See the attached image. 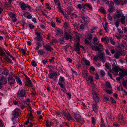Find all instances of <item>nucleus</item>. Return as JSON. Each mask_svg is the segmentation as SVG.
Returning <instances> with one entry per match:
<instances>
[{"label":"nucleus","mask_w":127,"mask_h":127,"mask_svg":"<svg viewBox=\"0 0 127 127\" xmlns=\"http://www.w3.org/2000/svg\"><path fill=\"white\" fill-rule=\"evenodd\" d=\"M97 55L98 57L100 59V61L103 63L105 62L106 59L103 52L101 51H100L98 53Z\"/></svg>","instance_id":"nucleus-1"},{"label":"nucleus","mask_w":127,"mask_h":127,"mask_svg":"<svg viewBox=\"0 0 127 127\" xmlns=\"http://www.w3.org/2000/svg\"><path fill=\"white\" fill-rule=\"evenodd\" d=\"M92 93L94 99L96 103L98 102L99 99L96 92H93Z\"/></svg>","instance_id":"nucleus-2"},{"label":"nucleus","mask_w":127,"mask_h":127,"mask_svg":"<svg viewBox=\"0 0 127 127\" xmlns=\"http://www.w3.org/2000/svg\"><path fill=\"white\" fill-rule=\"evenodd\" d=\"M26 80L25 81V84L27 86H29V87H32L31 84V81L30 79L26 75H25Z\"/></svg>","instance_id":"nucleus-3"},{"label":"nucleus","mask_w":127,"mask_h":127,"mask_svg":"<svg viewBox=\"0 0 127 127\" xmlns=\"http://www.w3.org/2000/svg\"><path fill=\"white\" fill-rule=\"evenodd\" d=\"M20 6L22 9L27 10H30V7L27 4L26 5L24 3H22L20 4Z\"/></svg>","instance_id":"nucleus-4"},{"label":"nucleus","mask_w":127,"mask_h":127,"mask_svg":"<svg viewBox=\"0 0 127 127\" xmlns=\"http://www.w3.org/2000/svg\"><path fill=\"white\" fill-rule=\"evenodd\" d=\"M63 114L65 117H66L68 120H72L73 119L70 115L68 112L66 113L65 111H64L63 112Z\"/></svg>","instance_id":"nucleus-5"},{"label":"nucleus","mask_w":127,"mask_h":127,"mask_svg":"<svg viewBox=\"0 0 127 127\" xmlns=\"http://www.w3.org/2000/svg\"><path fill=\"white\" fill-rule=\"evenodd\" d=\"M76 37L74 38V39L75 42L77 43H79L80 41V38L81 35L79 33H76L75 34Z\"/></svg>","instance_id":"nucleus-6"},{"label":"nucleus","mask_w":127,"mask_h":127,"mask_svg":"<svg viewBox=\"0 0 127 127\" xmlns=\"http://www.w3.org/2000/svg\"><path fill=\"white\" fill-rule=\"evenodd\" d=\"M64 36L66 40H68L69 39H71L72 38V36L70 35L67 32H66L64 34Z\"/></svg>","instance_id":"nucleus-7"},{"label":"nucleus","mask_w":127,"mask_h":127,"mask_svg":"<svg viewBox=\"0 0 127 127\" xmlns=\"http://www.w3.org/2000/svg\"><path fill=\"white\" fill-rule=\"evenodd\" d=\"M74 118L76 121L77 122H80L81 120V117L80 115L78 114H76L74 113Z\"/></svg>","instance_id":"nucleus-8"},{"label":"nucleus","mask_w":127,"mask_h":127,"mask_svg":"<svg viewBox=\"0 0 127 127\" xmlns=\"http://www.w3.org/2000/svg\"><path fill=\"white\" fill-rule=\"evenodd\" d=\"M65 81V79L64 77L62 76L60 77L58 83L59 85L63 87V85H64L63 83H64Z\"/></svg>","instance_id":"nucleus-9"},{"label":"nucleus","mask_w":127,"mask_h":127,"mask_svg":"<svg viewBox=\"0 0 127 127\" xmlns=\"http://www.w3.org/2000/svg\"><path fill=\"white\" fill-rule=\"evenodd\" d=\"M20 104L19 105L20 106L21 108L22 109H23L24 108L26 107L27 103H26V102L24 101H20L19 102Z\"/></svg>","instance_id":"nucleus-10"},{"label":"nucleus","mask_w":127,"mask_h":127,"mask_svg":"<svg viewBox=\"0 0 127 127\" xmlns=\"http://www.w3.org/2000/svg\"><path fill=\"white\" fill-rule=\"evenodd\" d=\"M15 82V80L14 78L11 76H10L8 78V83L10 85L13 84Z\"/></svg>","instance_id":"nucleus-11"},{"label":"nucleus","mask_w":127,"mask_h":127,"mask_svg":"<svg viewBox=\"0 0 127 127\" xmlns=\"http://www.w3.org/2000/svg\"><path fill=\"white\" fill-rule=\"evenodd\" d=\"M19 111V110L18 109H15L14 111L13 116L15 118H17L18 117Z\"/></svg>","instance_id":"nucleus-12"},{"label":"nucleus","mask_w":127,"mask_h":127,"mask_svg":"<svg viewBox=\"0 0 127 127\" xmlns=\"http://www.w3.org/2000/svg\"><path fill=\"white\" fill-rule=\"evenodd\" d=\"M81 48L83 49H84L83 46L81 45L79 43H77L76 44V49L75 50L76 51H78L80 50V48Z\"/></svg>","instance_id":"nucleus-13"},{"label":"nucleus","mask_w":127,"mask_h":127,"mask_svg":"<svg viewBox=\"0 0 127 127\" xmlns=\"http://www.w3.org/2000/svg\"><path fill=\"white\" fill-rule=\"evenodd\" d=\"M85 23H88L90 21V18L88 17H85L83 15H82L81 17Z\"/></svg>","instance_id":"nucleus-14"},{"label":"nucleus","mask_w":127,"mask_h":127,"mask_svg":"<svg viewBox=\"0 0 127 127\" xmlns=\"http://www.w3.org/2000/svg\"><path fill=\"white\" fill-rule=\"evenodd\" d=\"M44 48H45L47 50L51 51L52 50H53V48L49 45H46L43 46Z\"/></svg>","instance_id":"nucleus-15"},{"label":"nucleus","mask_w":127,"mask_h":127,"mask_svg":"<svg viewBox=\"0 0 127 127\" xmlns=\"http://www.w3.org/2000/svg\"><path fill=\"white\" fill-rule=\"evenodd\" d=\"M18 93L19 96L23 97L25 96V92L24 90H22L18 92Z\"/></svg>","instance_id":"nucleus-16"},{"label":"nucleus","mask_w":127,"mask_h":127,"mask_svg":"<svg viewBox=\"0 0 127 127\" xmlns=\"http://www.w3.org/2000/svg\"><path fill=\"white\" fill-rule=\"evenodd\" d=\"M125 17L124 15H122L120 19V21L122 24H125L126 23L125 20Z\"/></svg>","instance_id":"nucleus-17"},{"label":"nucleus","mask_w":127,"mask_h":127,"mask_svg":"<svg viewBox=\"0 0 127 127\" xmlns=\"http://www.w3.org/2000/svg\"><path fill=\"white\" fill-rule=\"evenodd\" d=\"M92 48L93 50L98 52L101 51L100 50V48L97 46H92Z\"/></svg>","instance_id":"nucleus-18"},{"label":"nucleus","mask_w":127,"mask_h":127,"mask_svg":"<svg viewBox=\"0 0 127 127\" xmlns=\"http://www.w3.org/2000/svg\"><path fill=\"white\" fill-rule=\"evenodd\" d=\"M37 44L38 45L36 48V49L38 50L39 47L41 46V45L44 43V42L43 41H42L41 42H37Z\"/></svg>","instance_id":"nucleus-19"},{"label":"nucleus","mask_w":127,"mask_h":127,"mask_svg":"<svg viewBox=\"0 0 127 127\" xmlns=\"http://www.w3.org/2000/svg\"><path fill=\"white\" fill-rule=\"evenodd\" d=\"M99 42V41L97 38L95 37H94L93 39V43L95 45H98Z\"/></svg>","instance_id":"nucleus-20"},{"label":"nucleus","mask_w":127,"mask_h":127,"mask_svg":"<svg viewBox=\"0 0 127 127\" xmlns=\"http://www.w3.org/2000/svg\"><path fill=\"white\" fill-rule=\"evenodd\" d=\"M82 61H83L84 63L86 65L88 66H90V62L89 61L85 59H83Z\"/></svg>","instance_id":"nucleus-21"},{"label":"nucleus","mask_w":127,"mask_h":127,"mask_svg":"<svg viewBox=\"0 0 127 127\" xmlns=\"http://www.w3.org/2000/svg\"><path fill=\"white\" fill-rule=\"evenodd\" d=\"M82 75L85 78L87 77V76L88 75V72L86 70H84L82 72Z\"/></svg>","instance_id":"nucleus-22"},{"label":"nucleus","mask_w":127,"mask_h":127,"mask_svg":"<svg viewBox=\"0 0 127 127\" xmlns=\"http://www.w3.org/2000/svg\"><path fill=\"white\" fill-rule=\"evenodd\" d=\"M113 69L114 71L117 73H118L119 72V71H121V69L119 68L117 66H115L113 67Z\"/></svg>","instance_id":"nucleus-23"},{"label":"nucleus","mask_w":127,"mask_h":127,"mask_svg":"<svg viewBox=\"0 0 127 127\" xmlns=\"http://www.w3.org/2000/svg\"><path fill=\"white\" fill-rule=\"evenodd\" d=\"M57 75V74L56 73H50L49 75L50 77L51 78H53V77Z\"/></svg>","instance_id":"nucleus-24"},{"label":"nucleus","mask_w":127,"mask_h":127,"mask_svg":"<svg viewBox=\"0 0 127 127\" xmlns=\"http://www.w3.org/2000/svg\"><path fill=\"white\" fill-rule=\"evenodd\" d=\"M120 52H117L114 55V57L116 59H119L120 57Z\"/></svg>","instance_id":"nucleus-25"},{"label":"nucleus","mask_w":127,"mask_h":127,"mask_svg":"<svg viewBox=\"0 0 127 127\" xmlns=\"http://www.w3.org/2000/svg\"><path fill=\"white\" fill-rule=\"evenodd\" d=\"M96 106H97L95 104H93L92 106L94 111L96 113H97L98 112V109L96 107Z\"/></svg>","instance_id":"nucleus-26"},{"label":"nucleus","mask_w":127,"mask_h":127,"mask_svg":"<svg viewBox=\"0 0 127 127\" xmlns=\"http://www.w3.org/2000/svg\"><path fill=\"white\" fill-rule=\"evenodd\" d=\"M89 79L91 81V83L92 84L94 85V86H95L94 85L95 84H94L93 77L91 76H90L89 77Z\"/></svg>","instance_id":"nucleus-27"},{"label":"nucleus","mask_w":127,"mask_h":127,"mask_svg":"<svg viewBox=\"0 0 127 127\" xmlns=\"http://www.w3.org/2000/svg\"><path fill=\"white\" fill-rule=\"evenodd\" d=\"M31 118L30 117L29 118H28L27 121L25 122L24 124L25 125H27L29 123H30V124H31Z\"/></svg>","instance_id":"nucleus-28"},{"label":"nucleus","mask_w":127,"mask_h":127,"mask_svg":"<svg viewBox=\"0 0 127 127\" xmlns=\"http://www.w3.org/2000/svg\"><path fill=\"white\" fill-rule=\"evenodd\" d=\"M115 9V7H110L108 9V11L110 13L112 12Z\"/></svg>","instance_id":"nucleus-29"},{"label":"nucleus","mask_w":127,"mask_h":127,"mask_svg":"<svg viewBox=\"0 0 127 127\" xmlns=\"http://www.w3.org/2000/svg\"><path fill=\"white\" fill-rule=\"evenodd\" d=\"M59 40V42L61 44H63L64 43V37L61 38Z\"/></svg>","instance_id":"nucleus-30"},{"label":"nucleus","mask_w":127,"mask_h":127,"mask_svg":"<svg viewBox=\"0 0 127 127\" xmlns=\"http://www.w3.org/2000/svg\"><path fill=\"white\" fill-rule=\"evenodd\" d=\"M16 80L18 83L20 85H21L22 84V83L19 78L17 77L16 78Z\"/></svg>","instance_id":"nucleus-31"},{"label":"nucleus","mask_w":127,"mask_h":127,"mask_svg":"<svg viewBox=\"0 0 127 127\" xmlns=\"http://www.w3.org/2000/svg\"><path fill=\"white\" fill-rule=\"evenodd\" d=\"M36 40L39 42H41L43 41L42 40V37L40 36H37L36 37Z\"/></svg>","instance_id":"nucleus-32"},{"label":"nucleus","mask_w":127,"mask_h":127,"mask_svg":"<svg viewBox=\"0 0 127 127\" xmlns=\"http://www.w3.org/2000/svg\"><path fill=\"white\" fill-rule=\"evenodd\" d=\"M58 32L57 34V35H59V34H62L63 33V31L62 30L60 29H56Z\"/></svg>","instance_id":"nucleus-33"},{"label":"nucleus","mask_w":127,"mask_h":127,"mask_svg":"<svg viewBox=\"0 0 127 127\" xmlns=\"http://www.w3.org/2000/svg\"><path fill=\"white\" fill-rule=\"evenodd\" d=\"M106 87L109 89L111 88V86L110 83L109 82H107L106 84Z\"/></svg>","instance_id":"nucleus-34"},{"label":"nucleus","mask_w":127,"mask_h":127,"mask_svg":"<svg viewBox=\"0 0 127 127\" xmlns=\"http://www.w3.org/2000/svg\"><path fill=\"white\" fill-rule=\"evenodd\" d=\"M120 71L121 72H119V75L121 77H123L124 76V71L122 70L121 69V71Z\"/></svg>","instance_id":"nucleus-35"},{"label":"nucleus","mask_w":127,"mask_h":127,"mask_svg":"<svg viewBox=\"0 0 127 127\" xmlns=\"http://www.w3.org/2000/svg\"><path fill=\"white\" fill-rule=\"evenodd\" d=\"M110 42L111 43L114 45H115L116 43L113 40V39L112 37H110Z\"/></svg>","instance_id":"nucleus-36"},{"label":"nucleus","mask_w":127,"mask_h":127,"mask_svg":"<svg viewBox=\"0 0 127 127\" xmlns=\"http://www.w3.org/2000/svg\"><path fill=\"white\" fill-rule=\"evenodd\" d=\"M68 25L67 23L65 22L64 23V27L65 29H67L68 27Z\"/></svg>","instance_id":"nucleus-37"},{"label":"nucleus","mask_w":127,"mask_h":127,"mask_svg":"<svg viewBox=\"0 0 127 127\" xmlns=\"http://www.w3.org/2000/svg\"><path fill=\"white\" fill-rule=\"evenodd\" d=\"M123 116L121 114H119L118 116V119L120 120H122L123 119Z\"/></svg>","instance_id":"nucleus-38"},{"label":"nucleus","mask_w":127,"mask_h":127,"mask_svg":"<svg viewBox=\"0 0 127 127\" xmlns=\"http://www.w3.org/2000/svg\"><path fill=\"white\" fill-rule=\"evenodd\" d=\"M108 18L109 20L110 21H112V17L110 15V14L109 13L108 15Z\"/></svg>","instance_id":"nucleus-39"},{"label":"nucleus","mask_w":127,"mask_h":127,"mask_svg":"<svg viewBox=\"0 0 127 127\" xmlns=\"http://www.w3.org/2000/svg\"><path fill=\"white\" fill-rule=\"evenodd\" d=\"M109 6L110 7H112L114 5V3L111 1H109Z\"/></svg>","instance_id":"nucleus-40"},{"label":"nucleus","mask_w":127,"mask_h":127,"mask_svg":"<svg viewBox=\"0 0 127 127\" xmlns=\"http://www.w3.org/2000/svg\"><path fill=\"white\" fill-rule=\"evenodd\" d=\"M100 11L104 14L106 13V11L104 8L102 7H101L100 8Z\"/></svg>","instance_id":"nucleus-41"},{"label":"nucleus","mask_w":127,"mask_h":127,"mask_svg":"<svg viewBox=\"0 0 127 127\" xmlns=\"http://www.w3.org/2000/svg\"><path fill=\"white\" fill-rule=\"evenodd\" d=\"M100 73L102 77L104 76L105 74V73L104 72V71L102 70H101L100 71Z\"/></svg>","instance_id":"nucleus-42"},{"label":"nucleus","mask_w":127,"mask_h":127,"mask_svg":"<svg viewBox=\"0 0 127 127\" xmlns=\"http://www.w3.org/2000/svg\"><path fill=\"white\" fill-rule=\"evenodd\" d=\"M38 53H40L41 55H42L43 53H45V52L43 51V50H39L38 51Z\"/></svg>","instance_id":"nucleus-43"},{"label":"nucleus","mask_w":127,"mask_h":127,"mask_svg":"<svg viewBox=\"0 0 127 127\" xmlns=\"http://www.w3.org/2000/svg\"><path fill=\"white\" fill-rule=\"evenodd\" d=\"M77 16V15L76 14L72 13V14L71 18H72L74 19L76 18Z\"/></svg>","instance_id":"nucleus-44"},{"label":"nucleus","mask_w":127,"mask_h":127,"mask_svg":"<svg viewBox=\"0 0 127 127\" xmlns=\"http://www.w3.org/2000/svg\"><path fill=\"white\" fill-rule=\"evenodd\" d=\"M115 2L116 5L119 4L120 3V1L119 0H113Z\"/></svg>","instance_id":"nucleus-45"},{"label":"nucleus","mask_w":127,"mask_h":127,"mask_svg":"<svg viewBox=\"0 0 127 127\" xmlns=\"http://www.w3.org/2000/svg\"><path fill=\"white\" fill-rule=\"evenodd\" d=\"M9 15L11 18L15 16V15L12 13H10Z\"/></svg>","instance_id":"nucleus-46"},{"label":"nucleus","mask_w":127,"mask_h":127,"mask_svg":"<svg viewBox=\"0 0 127 127\" xmlns=\"http://www.w3.org/2000/svg\"><path fill=\"white\" fill-rule=\"evenodd\" d=\"M64 85H63V87L61 86H60L61 88L62 89H61V90L64 92H65V91L66 88L64 87Z\"/></svg>","instance_id":"nucleus-47"},{"label":"nucleus","mask_w":127,"mask_h":127,"mask_svg":"<svg viewBox=\"0 0 127 127\" xmlns=\"http://www.w3.org/2000/svg\"><path fill=\"white\" fill-rule=\"evenodd\" d=\"M28 111H30V116H31V115H32V112H31V105L28 108Z\"/></svg>","instance_id":"nucleus-48"},{"label":"nucleus","mask_w":127,"mask_h":127,"mask_svg":"<svg viewBox=\"0 0 127 127\" xmlns=\"http://www.w3.org/2000/svg\"><path fill=\"white\" fill-rule=\"evenodd\" d=\"M110 37H105V41H106L107 43H108L109 40H110Z\"/></svg>","instance_id":"nucleus-49"},{"label":"nucleus","mask_w":127,"mask_h":127,"mask_svg":"<svg viewBox=\"0 0 127 127\" xmlns=\"http://www.w3.org/2000/svg\"><path fill=\"white\" fill-rule=\"evenodd\" d=\"M92 123L94 125H95V118L94 117H92Z\"/></svg>","instance_id":"nucleus-50"},{"label":"nucleus","mask_w":127,"mask_h":127,"mask_svg":"<svg viewBox=\"0 0 127 127\" xmlns=\"http://www.w3.org/2000/svg\"><path fill=\"white\" fill-rule=\"evenodd\" d=\"M20 51L21 52H22L23 54H25V53L24 49L23 48H21L20 49Z\"/></svg>","instance_id":"nucleus-51"},{"label":"nucleus","mask_w":127,"mask_h":127,"mask_svg":"<svg viewBox=\"0 0 127 127\" xmlns=\"http://www.w3.org/2000/svg\"><path fill=\"white\" fill-rule=\"evenodd\" d=\"M80 29L82 30H84V26L83 25L81 24L79 27Z\"/></svg>","instance_id":"nucleus-52"},{"label":"nucleus","mask_w":127,"mask_h":127,"mask_svg":"<svg viewBox=\"0 0 127 127\" xmlns=\"http://www.w3.org/2000/svg\"><path fill=\"white\" fill-rule=\"evenodd\" d=\"M114 24L117 27H118L119 26V22L118 21H116L115 23Z\"/></svg>","instance_id":"nucleus-53"},{"label":"nucleus","mask_w":127,"mask_h":127,"mask_svg":"<svg viewBox=\"0 0 127 127\" xmlns=\"http://www.w3.org/2000/svg\"><path fill=\"white\" fill-rule=\"evenodd\" d=\"M105 91L107 93L109 94H111L112 93V92L111 90H106Z\"/></svg>","instance_id":"nucleus-54"},{"label":"nucleus","mask_w":127,"mask_h":127,"mask_svg":"<svg viewBox=\"0 0 127 127\" xmlns=\"http://www.w3.org/2000/svg\"><path fill=\"white\" fill-rule=\"evenodd\" d=\"M12 19L13 21L14 22H16L17 21V19L15 16L14 17H12Z\"/></svg>","instance_id":"nucleus-55"},{"label":"nucleus","mask_w":127,"mask_h":127,"mask_svg":"<svg viewBox=\"0 0 127 127\" xmlns=\"http://www.w3.org/2000/svg\"><path fill=\"white\" fill-rule=\"evenodd\" d=\"M87 6L90 9H92V7L90 4L87 3Z\"/></svg>","instance_id":"nucleus-56"},{"label":"nucleus","mask_w":127,"mask_h":127,"mask_svg":"<svg viewBox=\"0 0 127 127\" xmlns=\"http://www.w3.org/2000/svg\"><path fill=\"white\" fill-rule=\"evenodd\" d=\"M10 4H8L7 2H5V3L4 5L6 7H10Z\"/></svg>","instance_id":"nucleus-57"},{"label":"nucleus","mask_w":127,"mask_h":127,"mask_svg":"<svg viewBox=\"0 0 127 127\" xmlns=\"http://www.w3.org/2000/svg\"><path fill=\"white\" fill-rule=\"evenodd\" d=\"M37 65V64L34 61H33L32 62V66H36Z\"/></svg>","instance_id":"nucleus-58"},{"label":"nucleus","mask_w":127,"mask_h":127,"mask_svg":"<svg viewBox=\"0 0 127 127\" xmlns=\"http://www.w3.org/2000/svg\"><path fill=\"white\" fill-rule=\"evenodd\" d=\"M93 59L95 61H97L98 59V55L97 56H95L93 58Z\"/></svg>","instance_id":"nucleus-59"},{"label":"nucleus","mask_w":127,"mask_h":127,"mask_svg":"<svg viewBox=\"0 0 127 127\" xmlns=\"http://www.w3.org/2000/svg\"><path fill=\"white\" fill-rule=\"evenodd\" d=\"M118 32L122 34L123 33V31H122L121 30V29L119 28H118Z\"/></svg>","instance_id":"nucleus-60"},{"label":"nucleus","mask_w":127,"mask_h":127,"mask_svg":"<svg viewBox=\"0 0 127 127\" xmlns=\"http://www.w3.org/2000/svg\"><path fill=\"white\" fill-rule=\"evenodd\" d=\"M87 6V3L82 4V8L85 9L86 6Z\"/></svg>","instance_id":"nucleus-61"},{"label":"nucleus","mask_w":127,"mask_h":127,"mask_svg":"<svg viewBox=\"0 0 127 127\" xmlns=\"http://www.w3.org/2000/svg\"><path fill=\"white\" fill-rule=\"evenodd\" d=\"M27 43L28 45H31V40H29L27 41Z\"/></svg>","instance_id":"nucleus-62"},{"label":"nucleus","mask_w":127,"mask_h":127,"mask_svg":"<svg viewBox=\"0 0 127 127\" xmlns=\"http://www.w3.org/2000/svg\"><path fill=\"white\" fill-rule=\"evenodd\" d=\"M95 79L96 80H97L99 79V76L98 74L97 73H96L95 74Z\"/></svg>","instance_id":"nucleus-63"},{"label":"nucleus","mask_w":127,"mask_h":127,"mask_svg":"<svg viewBox=\"0 0 127 127\" xmlns=\"http://www.w3.org/2000/svg\"><path fill=\"white\" fill-rule=\"evenodd\" d=\"M58 8L59 9V10H60L59 11L60 12H61L62 13L63 12V11L62 10L61 8V7H60V6H58Z\"/></svg>","instance_id":"nucleus-64"}]
</instances>
